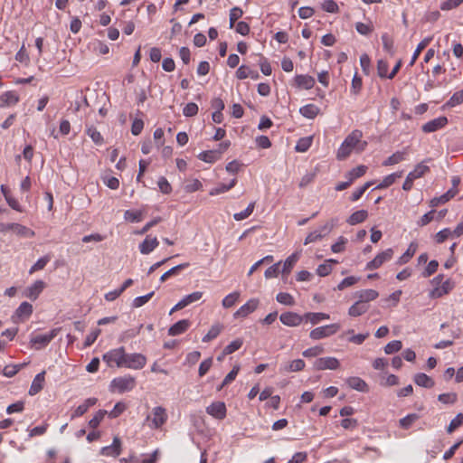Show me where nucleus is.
Listing matches in <instances>:
<instances>
[{"mask_svg":"<svg viewBox=\"0 0 463 463\" xmlns=\"http://www.w3.org/2000/svg\"><path fill=\"white\" fill-rule=\"evenodd\" d=\"M50 261L49 256H43L40 258L30 269L29 273L33 274L37 270L43 269L47 263Z\"/></svg>","mask_w":463,"mask_h":463,"instance_id":"nucleus-59","label":"nucleus"},{"mask_svg":"<svg viewBox=\"0 0 463 463\" xmlns=\"http://www.w3.org/2000/svg\"><path fill=\"white\" fill-rule=\"evenodd\" d=\"M191 326V322L188 319H182L175 323L168 329V335L175 336L184 333Z\"/></svg>","mask_w":463,"mask_h":463,"instance_id":"nucleus-21","label":"nucleus"},{"mask_svg":"<svg viewBox=\"0 0 463 463\" xmlns=\"http://www.w3.org/2000/svg\"><path fill=\"white\" fill-rule=\"evenodd\" d=\"M136 386V379L131 375H124L114 378L110 383V391L124 393L133 390Z\"/></svg>","mask_w":463,"mask_h":463,"instance_id":"nucleus-2","label":"nucleus"},{"mask_svg":"<svg viewBox=\"0 0 463 463\" xmlns=\"http://www.w3.org/2000/svg\"><path fill=\"white\" fill-rule=\"evenodd\" d=\"M379 294L374 289H363L355 292V297L358 300L367 304V302L374 300L378 298Z\"/></svg>","mask_w":463,"mask_h":463,"instance_id":"nucleus-28","label":"nucleus"},{"mask_svg":"<svg viewBox=\"0 0 463 463\" xmlns=\"http://www.w3.org/2000/svg\"><path fill=\"white\" fill-rule=\"evenodd\" d=\"M12 227L14 232L24 237H32L34 234L32 230L19 223H14Z\"/></svg>","mask_w":463,"mask_h":463,"instance_id":"nucleus-50","label":"nucleus"},{"mask_svg":"<svg viewBox=\"0 0 463 463\" xmlns=\"http://www.w3.org/2000/svg\"><path fill=\"white\" fill-rule=\"evenodd\" d=\"M240 371V366L239 365H235L232 370L225 376V378L223 379L222 384L218 387V391H220L222 388H223L225 385H228L229 383H231L232 381L235 380L238 373Z\"/></svg>","mask_w":463,"mask_h":463,"instance_id":"nucleus-51","label":"nucleus"},{"mask_svg":"<svg viewBox=\"0 0 463 463\" xmlns=\"http://www.w3.org/2000/svg\"><path fill=\"white\" fill-rule=\"evenodd\" d=\"M453 288V283L450 279H447L443 281L440 285V288H435L433 291V295L437 297H441L444 294H448Z\"/></svg>","mask_w":463,"mask_h":463,"instance_id":"nucleus-44","label":"nucleus"},{"mask_svg":"<svg viewBox=\"0 0 463 463\" xmlns=\"http://www.w3.org/2000/svg\"><path fill=\"white\" fill-rule=\"evenodd\" d=\"M402 348V344L400 340H393L384 346L386 354H392L399 352Z\"/></svg>","mask_w":463,"mask_h":463,"instance_id":"nucleus-52","label":"nucleus"},{"mask_svg":"<svg viewBox=\"0 0 463 463\" xmlns=\"http://www.w3.org/2000/svg\"><path fill=\"white\" fill-rule=\"evenodd\" d=\"M279 320L285 326H298L304 321V315L300 316L298 313L288 311L280 315Z\"/></svg>","mask_w":463,"mask_h":463,"instance_id":"nucleus-12","label":"nucleus"},{"mask_svg":"<svg viewBox=\"0 0 463 463\" xmlns=\"http://www.w3.org/2000/svg\"><path fill=\"white\" fill-rule=\"evenodd\" d=\"M439 402L444 404H453L458 400V395L455 392L441 393L438 396Z\"/></svg>","mask_w":463,"mask_h":463,"instance_id":"nucleus-56","label":"nucleus"},{"mask_svg":"<svg viewBox=\"0 0 463 463\" xmlns=\"http://www.w3.org/2000/svg\"><path fill=\"white\" fill-rule=\"evenodd\" d=\"M187 267H189V263L185 262L171 268L169 270H167L161 276L160 281L165 282L167 279H169L172 276L177 275L179 271L186 269Z\"/></svg>","mask_w":463,"mask_h":463,"instance_id":"nucleus-41","label":"nucleus"},{"mask_svg":"<svg viewBox=\"0 0 463 463\" xmlns=\"http://www.w3.org/2000/svg\"><path fill=\"white\" fill-rule=\"evenodd\" d=\"M432 37H426L424 38L417 46L416 50L414 51L411 60L409 63L410 66H413L417 59L419 58L420 52L430 44L431 42Z\"/></svg>","mask_w":463,"mask_h":463,"instance_id":"nucleus-37","label":"nucleus"},{"mask_svg":"<svg viewBox=\"0 0 463 463\" xmlns=\"http://www.w3.org/2000/svg\"><path fill=\"white\" fill-rule=\"evenodd\" d=\"M339 329L340 325L337 323L319 326L311 330L309 337L313 340H319L335 335Z\"/></svg>","mask_w":463,"mask_h":463,"instance_id":"nucleus-6","label":"nucleus"},{"mask_svg":"<svg viewBox=\"0 0 463 463\" xmlns=\"http://www.w3.org/2000/svg\"><path fill=\"white\" fill-rule=\"evenodd\" d=\"M402 175V172L391 174L383 178V180L374 189H383L391 186L396 180Z\"/></svg>","mask_w":463,"mask_h":463,"instance_id":"nucleus-40","label":"nucleus"},{"mask_svg":"<svg viewBox=\"0 0 463 463\" xmlns=\"http://www.w3.org/2000/svg\"><path fill=\"white\" fill-rule=\"evenodd\" d=\"M254 207H255V203L254 202L250 203L245 210L235 213L233 215V218L236 221H242V220L248 218L253 213Z\"/></svg>","mask_w":463,"mask_h":463,"instance_id":"nucleus-55","label":"nucleus"},{"mask_svg":"<svg viewBox=\"0 0 463 463\" xmlns=\"http://www.w3.org/2000/svg\"><path fill=\"white\" fill-rule=\"evenodd\" d=\"M339 365V361L335 357H322L314 362V368L316 370H335Z\"/></svg>","mask_w":463,"mask_h":463,"instance_id":"nucleus-13","label":"nucleus"},{"mask_svg":"<svg viewBox=\"0 0 463 463\" xmlns=\"http://www.w3.org/2000/svg\"><path fill=\"white\" fill-rule=\"evenodd\" d=\"M125 348L120 346L105 353L102 356V359L109 367H112L114 364H116L117 367L122 368L124 364L123 360L125 358Z\"/></svg>","mask_w":463,"mask_h":463,"instance_id":"nucleus-3","label":"nucleus"},{"mask_svg":"<svg viewBox=\"0 0 463 463\" xmlns=\"http://www.w3.org/2000/svg\"><path fill=\"white\" fill-rule=\"evenodd\" d=\"M1 191H2V193L4 194V196H5L7 203H8V205L12 209H14V210H15L17 212H22L23 211L21 206H20V204H19V203L14 197H12V195L10 194V191H9V189L6 186L1 185Z\"/></svg>","mask_w":463,"mask_h":463,"instance_id":"nucleus-35","label":"nucleus"},{"mask_svg":"<svg viewBox=\"0 0 463 463\" xmlns=\"http://www.w3.org/2000/svg\"><path fill=\"white\" fill-rule=\"evenodd\" d=\"M320 111V109L315 104H307L299 109V113L309 119L315 118Z\"/></svg>","mask_w":463,"mask_h":463,"instance_id":"nucleus-30","label":"nucleus"},{"mask_svg":"<svg viewBox=\"0 0 463 463\" xmlns=\"http://www.w3.org/2000/svg\"><path fill=\"white\" fill-rule=\"evenodd\" d=\"M276 299L278 302L287 306H293L295 304L294 298L286 292H280L277 295Z\"/></svg>","mask_w":463,"mask_h":463,"instance_id":"nucleus-57","label":"nucleus"},{"mask_svg":"<svg viewBox=\"0 0 463 463\" xmlns=\"http://www.w3.org/2000/svg\"><path fill=\"white\" fill-rule=\"evenodd\" d=\"M259 65L260 67L261 72L264 75L269 76L271 74L272 69H271L270 63L269 62L268 59L265 58L264 56H262L261 54H260Z\"/></svg>","mask_w":463,"mask_h":463,"instance_id":"nucleus-63","label":"nucleus"},{"mask_svg":"<svg viewBox=\"0 0 463 463\" xmlns=\"http://www.w3.org/2000/svg\"><path fill=\"white\" fill-rule=\"evenodd\" d=\"M18 101L19 96L15 91H5L0 96V108L15 105Z\"/></svg>","mask_w":463,"mask_h":463,"instance_id":"nucleus-24","label":"nucleus"},{"mask_svg":"<svg viewBox=\"0 0 463 463\" xmlns=\"http://www.w3.org/2000/svg\"><path fill=\"white\" fill-rule=\"evenodd\" d=\"M463 103V89L455 92L450 99L446 102L445 106L449 108L456 107Z\"/></svg>","mask_w":463,"mask_h":463,"instance_id":"nucleus-49","label":"nucleus"},{"mask_svg":"<svg viewBox=\"0 0 463 463\" xmlns=\"http://www.w3.org/2000/svg\"><path fill=\"white\" fill-rule=\"evenodd\" d=\"M333 230V224L329 225L328 223H326L322 227H320L319 230L311 232L308 233V235L306 237L304 244H309L312 242H316L322 238H324L326 235H327L331 231Z\"/></svg>","mask_w":463,"mask_h":463,"instance_id":"nucleus-11","label":"nucleus"},{"mask_svg":"<svg viewBox=\"0 0 463 463\" xmlns=\"http://www.w3.org/2000/svg\"><path fill=\"white\" fill-rule=\"evenodd\" d=\"M362 136L363 134L360 130H354L350 135H348L338 148L336 155L337 159L344 160L347 158L353 149H354L359 144Z\"/></svg>","mask_w":463,"mask_h":463,"instance_id":"nucleus-1","label":"nucleus"},{"mask_svg":"<svg viewBox=\"0 0 463 463\" xmlns=\"http://www.w3.org/2000/svg\"><path fill=\"white\" fill-rule=\"evenodd\" d=\"M362 86H363L362 78L358 76L357 72H355L353 77V80H352L351 92L354 95H357L361 91Z\"/></svg>","mask_w":463,"mask_h":463,"instance_id":"nucleus-61","label":"nucleus"},{"mask_svg":"<svg viewBox=\"0 0 463 463\" xmlns=\"http://www.w3.org/2000/svg\"><path fill=\"white\" fill-rule=\"evenodd\" d=\"M152 414H153V418H152L153 428L158 429L163 424L165 423V421L167 420V414H166L165 408H163L161 406H157L153 409Z\"/></svg>","mask_w":463,"mask_h":463,"instance_id":"nucleus-18","label":"nucleus"},{"mask_svg":"<svg viewBox=\"0 0 463 463\" xmlns=\"http://www.w3.org/2000/svg\"><path fill=\"white\" fill-rule=\"evenodd\" d=\"M414 383L420 387L430 389L435 385L434 380L423 373H416L413 377Z\"/></svg>","mask_w":463,"mask_h":463,"instance_id":"nucleus-26","label":"nucleus"},{"mask_svg":"<svg viewBox=\"0 0 463 463\" xmlns=\"http://www.w3.org/2000/svg\"><path fill=\"white\" fill-rule=\"evenodd\" d=\"M392 256L393 250L391 248L380 252L366 264V269L373 270L380 268L384 262L390 260Z\"/></svg>","mask_w":463,"mask_h":463,"instance_id":"nucleus-8","label":"nucleus"},{"mask_svg":"<svg viewBox=\"0 0 463 463\" xmlns=\"http://www.w3.org/2000/svg\"><path fill=\"white\" fill-rule=\"evenodd\" d=\"M372 184L373 182H366L364 185L357 188L355 191L353 192L350 200L352 202L358 201Z\"/></svg>","mask_w":463,"mask_h":463,"instance_id":"nucleus-54","label":"nucleus"},{"mask_svg":"<svg viewBox=\"0 0 463 463\" xmlns=\"http://www.w3.org/2000/svg\"><path fill=\"white\" fill-rule=\"evenodd\" d=\"M366 171H367V166L364 165H358V166L353 168L349 172H347L346 175H345V177L348 179V181L351 184H353V182L355 179L360 178L363 175H364Z\"/></svg>","mask_w":463,"mask_h":463,"instance_id":"nucleus-32","label":"nucleus"},{"mask_svg":"<svg viewBox=\"0 0 463 463\" xmlns=\"http://www.w3.org/2000/svg\"><path fill=\"white\" fill-rule=\"evenodd\" d=\"M298 259H299L298 252H294L289 257H288L283 264V268L281 270L282 274L283 275L289 274L291 269L295 266V264L298 262Z\"/></svg>","mask_w":463,"mask_h":463,"instance_id":"nucleus-34","label":"nucleus"},{"mask_svg":"<svg viewBox=\"0 0 463 463\" xmlns=\"http://www.w3.org/2000/svg\"><path fill=\"white\" fill-rule=\"evenodd\" d=\"M123 367L133 369V370H140L146 364V358L142 354L133 353V354H125V358L123 360Z\"/></svg>","mask_w":463,"mask_h":463,"instance_id":"nucleus-5","label":"nucleus"},{"mask_svg":"<svg viewBox=\"0 0 463 463\" xmlns=\"http://www.w3.org/2000/svg\"><path fill=\"white\" fill-rule=\"evenodd\" d=\"M45 381V371H43L35 375L31 387L29 389V394L33 396L40 392L43 389V383Z\"/></svg>","mask_w":463,"mask_h":463,"instance_id":"nucleus-23","label":"nucleus"},{"mask_svg":"<svg viewBox=\"0 0 463 463\" xmlns=\"http://www.w3.org/2000/svg\"><path fill=\"white\" fill-rule=\"evenodd\" d=\"M86 133L96 145L103 144V137L101 134L93 126L88 127L86 129Z\"/></svg>","mask_w":463,"mask_h":463,"instance_id":"nucleus-47","label":"nucleus"},{"mask_svg":"<svg viewBox=\"0 0 463 463\" xmlns=\"http://www.w3.org/2000/svg\"><path fill=\"white\" fill-rule=\"evenodd\" d=\"M382 42H383V49L389 52L391 55L393 54V40L392 39V37L388 34V33H383L382 35Z\"/></svg>","mask_w":463,"mask_h":463,"instance_id":"nucleus-62","label":"nucleus"},{"mask_svg":"<svg viewBox=\"0 0 463 463\" xmlns=\"http://www.w3.org/2000/svg\"><path fill=\"white\" fill-rule=\"evenodd\" d=\"M424 162L418 164L415 168L410 172L402 184L404 191H410L413 186L414 180L422 177L426 173L430 171V167L424 165Z\"/></svg>","mask_w":463,"mask_h":463,"instance_id":"nucleus-4","label":"nucleus"},{"mask_svg":"<svg viewBox=\"0 0 463 463\" xmlns=\"http://www.w3.org/2000/svg\"><path fill=\"white\" fill-rule=\"evenodd\" d=\"M458 189L450 188L441 196L432 198L430 202V205L431 207H437L440 203H446L450 199H452L458 194Z\"/></svg>","mask_w":463,"mask_h":463,"instance_id":"nucleus-27","label":"nucleus"},{"mask_svg":"<svg viewBox=\"0 0 463 463\" xmlns=\"http://www.w3.org/2000/svg\"><path fill=\"white\" fill-rule=\"evenodd\" d=\"M409 150L410 146H406L402 151L393 153L391 156L383 161V165H392L405 160L406 156L409 155Z\"/></svg>","mask_w":463,"mask_h":463,"instance_id":"nucleus-20","label":"nucleus"},{"mask_svg":"<svg viewBox=\"0 0 463 463\" xmlns=\"http://www.w3.org/2000/svg\"><path fill=\"white\" fill-rule=\"evenodd\" d=\"M304 367H305L304 360L296 359V360L291 361L288 364H284L283 367L281 368V370H283L285 372H298V371L303 370Z\"/></svg>","mask_w":463,"mask_h":463,"instance_id":"nucleus-38","label":"nucleus"},{"mask_svg":"<svg viewBox=\"0 0 463 463\" xmlns=\"http://www.w3.org/2000/svg\"><path fill=\"white\" fill-rule=\"evenodd\" d=\"M59 328H54L47 334L37 335L31 338V343L35 346L36 349H42L45 347L58 334Z\"/></svg>","mask_w":463,"mask_h":463,"instance_id":"nucleus-9","label":"nucleus"},{"mask_svg":"<svg viewBox=\"0 0 463 463\" xmlns=\"http://www.w3.org/2000/svg\"><path fill=\"white\" fill-rule=\"evenodd\" d=\"M243 345V340L241 338H237L233 340L231 344H229L222 351V355H228L235 351L239 350Z\"/></svg>","mask_w":463,"mask_h":463,"instance_id":"nucleus-48","label":"nucleus"},{"mask_svg":"<svg viewBox=\"0 0 463 463\" xmlns=\"http://www.w3.org/2000/svg\"><path fill=\"white\" fill-rule=\"evenodd\" d=\"M206 412L217 420H223L227 413L226 405L223 402H214L206 407Z\"/></svg>","mask_w":463,"mask_h":463,"instance_id":"nucleus-10","label":"nucleus"},{"mask_svg":"<svg viewBox=\"0 0 463 463\" xmlns=\"http://www.w3.org/2000/svg\"><path fill=\"white\" fill-rule=\"evenodd\" d=\"M315 79L309 75H296L294 78V86L299 89L310 90L315 85Z\"/></svg>","mask_w":463,"mask_h":463,"instance_id":"nucleus-19","label":"nucleus"},{"mask_svg":"<svg viewBox=\"0 0 463 463\" xmlns=\"http://www.w3.org/2000/svg\"><path fill=\"white\" fill-rule=\"evenodd\" d=\"M329 317L328 314L322 312H308L304 314V321H309L312 325H317L322 320L329 319Z\"/></svg>","mask_w":463,"mask_h":463,"instance_id":"nucleus-31","label":"nucleus"},{"mask_svg":"<svg viewBox=\"0 0 463 463\" xmlns=\"http://www.w3.org/2000/svg\"><path fill=\"white\" fill-rule=\"evenodd\" d=\"M33 307L29 302H22L12 316V321L15 324L24 322L33 314Z\"/></svg>","mask_w":463,"mask_h":463,"instance_id":"nucleus-7","label":"nucleus"},{"mask_svg":"<svg viewBox=\"0 0 463 463\" xmlns=\"http://www.w3.org/2000/svg\"><path fill=\"white\" fill-rule=\"evenodd\" d=\"M419 419V415L416 413H411L399 420L400 427L408 430L411 425Z\"/></svg>","mask_w":463,"mask_h":463,"instance_id":"nucleus-46","label":"nucleus"},{"mask_svg":"<svg viewBox=\"0 0 463 463\" xmlns=\"http://www.w3.org/2000/svg\"><path fill=\"white\" fill-rule=\"evenodd\" d=\"M243 14V11L240 7H233L230 11V28H233L235 23Z\"/></svg>","mask_w":463,"mask_h":463,"instance_id":"nucleus-64","label":"nucleus"},{"mask_svg":"<svg viewBox=\"0 0 463 463\" xmlns=\"http://www.w3.org/2000/svg\"><path fill=\"white\" fill-rule=\"evenodd\" d=\"M198 158L206 163H214L220 159L219 152L215 150H207L200 153Z\"/></svg>","mask_w":463,"mask_h":463,"instance_id":"nucleus-39","label":"nucleus"},{"mask_svg":"<svg viewBox=\"0 0 463 463\" xmlns=\"http://www.w3.org/2000/svg\"><path fill=\"white\" fill-rule=\"evenodd\" d=\"M259 299L250 298L246 304L241 306L235 313L234 317H246L248 315L255 311L259 306Z\"/></svg>","mask_w":463,"mask_h":463,"instance_id":"nucleus-17","label":"nucleus"},{"mask_svg":"<svg viewBox=\"0 0 463 463\" xmlns=\"http://www.w3.org/2000/svg\"><path fill=\"white\" fill-rule=\"evenodd\" d=\"M121 446H122L121 439L116 436V437H114L113 442L111 445L103 447L100 449V454L102 456H106V457L117 458L121 453V450H122Z\"/></svg>","mask_w":463,"mask_h":463,"instance_id":"nucleus-14","label":"nucleus"},{"mask_svg":"<svg viewBox=\"0 0 463 463\" xmlns=\"http://www.w3.org/2000/svg\"><path fill=\"white\" fill-rule=\"evenodd\" d=\"M463 424V414L458 413L457 416L450 421L447 428L448 433H452L455 430Z\"/></svg>","mask_w":463,"mask_h":463,"instance_id":"nucleus-60","label":"nucleus"},{"mask_svg":"<svg viewBox=\"0 0 463 463\" xmlns=\"http://www.w3.org/2000/svg\"><path fill=\"white\" fill-rule=\"evenodd\" d=\"M417 248L418 244L416 242H411L407 250L399 258L397 263L400 265L407 263L415 254Z\"/></svg>","mask_w":463,"mask_h":463,"instance_id":"nucleus-36","label":"nucleus"},{"mask_svg":"<svg viewBox=\"0 0 463 463\" xmlns=\"http://www.w3.org/2000/svg\"><path fill=\"white\" fill-rule=\"evenodd\" d=\"M222 328L223 326L220 324L212 326L208 333L203 337V342L207 343L216 338L222 332Z\"/></svg>","mask_w":463,"mask_h":463,"instance_id":"nucleus-42","label":"nucleus"},{"mask_svg":"<svg viewBox=\"0 0 463 463\" xmlns=\"http://www.w3.org/2000/svg\"><path fill=\"white\" fill-rule=\"evenodd\" d=\"M158 243L156 237L152 238L150 235H147L139 244V250L142 254H149L158 246Z\"/></svg>","mask_w":463,"mask_h":463,"instance_id":"nucleus-22","label":"nucleus"},{"mask_svg":"<svg viewBox=\"0 0 463 463\" xmlns=\"http://www.w3.org/2000/svg\"><path fill=\"white\" fill-rule=\"evenodd\" d=\"M45 288L43 280H36L32 286L28 287L24 296L33 301L36 300Z\"/></svg>","mask_w":463,"mask_h":463,"instance_id":"nucleus-16","label":"nucleus"},{"mask_svg":"<svg viewBox=\"0 0 463 463\" xmlns=\"http://www.w3.org/2000/svg\"><path fill=\"white\" fill-rule=\"evenodd\" d=\"M239 298H240V293L237 291L227 295L222 299L223 307H225V308L232 307L235 304V302L239 299Z\"/></svg>","mask_w":463,"mask_h":463,"instance_id":"nucleus-58","label":"nucleus"},{"mask_svg":"<svg viewBox=\"0 0 463 463\" xmlns=\"http://www.w3.org/2000/svg\"><path fill=\"white\" fill-rule=\"evenodd\" d=\"M447 124L448 118L446 117H439L425 123L421 129L425 133H431L444 128Z\"/></svg>","mask_w":463,"mask_h":463,"instance_id":"nucleus-15","label":"nucleus"},{"mask_svg":"<svg viewBox=\"0 0 463 463\" xmlns=\"http://www.w3.org/2000/svg\"><path fill=\"white\" fill-rule=\"evenodd\" d=\"M313 141L312 137H301L298 140L295 149L297 152H306L311 146Z\"/></svg>","mask_w":463,"mask_h":463,"instance_id":"nucleus-43","label":"nucleus"},{"mask_svg":"<svg viewBox=\"0 0 463 463\" xmlns=\"http://www.w3.org/2000/svg\"><path fill=\"white\" fill-rule=\"evenodd\" d=\"M331 263H337L335 260H327L325 263L320 264L317 269V273L320 277L327 276L332 271Z\"/></svg>","mask_w":463,"mask_h":463,"instance_id":"nucleus-45","label":"nucleus"},{"mask_svg":"<svg viewBox=\"0 0 463 463\" xmlns=\"http://www.w3.org/2000/svg\"><path fill=\"white\" fill-rule=\"evenodd\" d=\"M367 217H368V213L366 210H359V211H356L354 213H352L348 217L346 222L350 225H355V224L364 222L367 219Z\"/></svg>","mask_w":463,"mask_h":463,"instance_id":"nucleus-33","label":"nucleus"},{"mask_svg":"<svg viewBox=\"0 0 463 463\" xmlns=\"http://www.w3.org/2000/svg\"><path fill=\"white\" fill-rule=\"evenodd\" d=\"M347 385L356 391L367 392L369 391L367 383L360 377L353 376L346 379Z\"/></svg>","mask_w":463,"mask_h":463,"instance_id":"nucleus-25","label":"nucleus"},{"mask_svg":"<svg viewBox=\"0 0 463 463\" xmlns=\"http://www.w3.org/2000/svg\"><path fill=\"white\" fill-rule=\"evenodd\" d=\"M108 413L107 411L105 410H99L98 411L95 415L92 417V419L90 420L89 421V426L91 428V429H96L100 421L103 420L104 416Z\"/></svg>","mask_w":463,"mask_h":463,"instance_id":"nucleus-53","label":"nucleus"},{"mask_svg":"<svg viewBox=\"0 0 463 463\" xmlns=\"http://www.w3.org/2000/svg\"><path fill=\"white\" fill-rule=\"evenodd\" d=\"M369 306L363 301L357 300L349 307L348 315L351 317H359L367 312Z\"/></svg>","mask_w":463,"mask_h":463,"instance_id":"nucleus-29","label":"nucleus"}]
</instances>
